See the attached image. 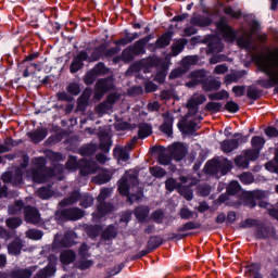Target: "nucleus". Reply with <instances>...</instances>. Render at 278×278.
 <instances>
[{
    "mask_svg": "<svg viewBox=\"0 0 278 278\" xmlns=\"http://www.w3.org/2000/svg\"><path fill=\"white\" fill-rule=\"evenodd\" d=\"M173 58H177L173 54V52L166 54L164 59L157 55L148 56L146 59L136 61L127 68V71H142V68L146 71H149V68H161V71H168L170 66V60H173Z\"/></svg>",
    "mask_w": 278,
    "mask_h": 278,
    "instance_id": "f257e3e1",
    "label": "nucleus"
},
{
    "mask_svg": "<svg viewBox=\"0 0 278 278\" xmlns=\"http://www.w3.org/2000/svg\"><path fill=\"white\" fill-rule=\"evenodd\" d=\"M192 81L186 84L187 88H194L197 84H202L206 91L218 90L220 88V80L208 78L205 71H195L191 74Z\"/></svg>",
    "mask_w": 278,
    "mask_h": 278,
    "instance_id": "f03ea898",
    "label": "nucleus"
},
{
    "mask_svg": "<svg viewBox=\"0 0 278 278\" xmlns=\"http://www.w3.org/2000/svg\"><path fill=\"white\" fill-rule=\"evenodd\" d=\"M80 166V175L83 177H88V175H94L99 169V165L94 161L81 160L80 163L77 162V157L70 156L66 162L67 170H77Z\"/></svg>",
    "mask_w": 278,
    "mask_h": 278,
    "instance_id": "7ed1b4c3",
    "label": "nucleus"
},
{
    "mask_svg": "<svg viewBox=\"0 0 278 278\" xmlns=\"http://www.w3.org/2000/svg\"><path fill=\"white\" fill-rule=\"evenodd\" d=\"M33 168L26 172L28 179L35 181V184H45L47 181V175H49V169H47V161L45 157H37L33 161Z\"/></svg>",
    "mask_w": 278,
    "mask_h": 278,
    "instance_id": "20e7f679",
    "label": "nucleus"
},
{
    "mask_svg": "<svg viewBox=\"0 0 278 278\" xmlns=\"http://www.w3.org/2000/svg\"><path fill=\"white\" fill-rule=\"evenodd\" d=\"M205 170L208 175H214L216 179H220L223 175H227L231 170V162L227 159H222L219 161H210L205 165Z\"/></svg>",
    "mask_w": 278,
    "mask_h": 278,
    "instance_id": "39448f33",
    "label": "nucleus"
},
{
    "mask_svg": "<svg viewBox=\"0 0 278 278\" xmlns=\"http://www.w3.org/2000/svg\"><path fill=\"white\" fill-rule=\"evenodd\" d=\"M108 47H110V43L108 41L96 47L90 55L91 62H99V60H108L121 53V48L115 46L109 49Z\"/></svg>",
    "mask_w": 278,
    "mask_h": 278,
    "instance_id": "423d86ee",
    "label": "nucleus"
},
{
    "mask_svg": "<svg viewBox=\"0 0 278 278\" xmlns=\"http://www.w3.org/2000/svg\"><path fill=\"white\" fill-rule=\"evenodd\" d=\"M112 190L110 189H102L99 197H98V210L96 213L92 214L93 218L96 220H99L100 218H103L106 214H110L114 210V206L110 203H105V199L110 197V193Z\"/></svg>",
    "mask_w": 278,
    "mask_h": 278,
    "instance_id": "0eeeda50",
    "label": "nucleus"
},
{
    "mask_svg": "<svg viewBox=\"0 0 278 278\" xmlns=\"http://www.w3.org/2000/svg\"><path fill=\"white\" fill-rule=\"evenodd\" d=\"M147 53V46L143 40L139 39L132 45L124 49V58L128 62H134L136 58L144 55Z\"/></svg>",
    "mask_w": 278,
    "mask_h": 278,
    "instance_id": "6e6552de",
    "label": "nucleus"
},
{
    "mask_svg": "<svg viewBox=\"0 0 278 278\" xmlns=\"http://www.w3.org/2000/svg\"><path fill=\"white\" fill-rule=\"evenodd\" d=\"M217 30L228 42H236L238 40V31L233 27L229 26L227 17L222 16L218 22L215 23Z\"/></svg>",
    "mask_w": 278,
    "mask_h": 278,
    "instance_id": "1a4fd4ad",
    "label": "nucleus"
},
{
    "mask_svg": "<svg viewBox=\"0 0 278 278\" xmlns=\"http://www.w3.org/2000/svg\"><path fill=\"white\" fill-rule=\"evenodd\" d=\"M29 164V159H24V163L21 164L20 168H16L14 172H7L2 175V181L4 184H12L13 186H21L23 184V168H27Z\"/></svg>",
    "mask_w": 278,
    "mask_h": 278,
    "instance_id": "9d476101",
    "label": "nucleus"
},
{
    "mask_svg": "<svg viewBox=\"0 0 278 278\" xmlns=\"http://www.w3.org/2000/svg\"><path fill=\"white\" fill-rule=\"evenodd\" d=\"M21 64L25 67L24 71H27L28 68L40 71L42 68V58H40V52L28 53Z\"/></svg>",
    "mask_w": 278,
    "mask_h": 278,
    "instance_id": "9b49d317",
    "label": "nucleus"
},
{
    "mask_svg": "<svg viewBox=\"0 0 278 278\" xmlns=\"http://www.w3.org/2000/svg\"><path fill=\"white\" fill-rule=\"evenodd\" d=\"M233 138L238 139H230V140H224L220 143V149L224 153H231V151H236L242 142H247L248 138L240 136V134H235Z\"/></svg>",
    "mask_w": 278,
    "mask_h": 278,
    "instance_id": "f8f14e48",
    "label": "nucleus"
},
{
    "mask_svg": "<svg viewBox=\"0 0 278 278\" xmlns=\"http://www.w3.org/2000/svg\"><path fill=\"white\" fill-rule=\"evenodd\" d=\"M207 101L205 94H193L187 102V108L189 110L188 116H194L199 112V105H203Z\"/></svg>",
    "mask_w": 278,
    "mask_h": 278,
    "instance_id": "ddd939ff",
    "label": "nucleus"
},
{
    "mask_svg": "<svg viewBox=\"0 0 278 278\" xmlns=\"http://www.w3.org/2000/svg\"><path fill=\"white\" fill-rule=\"evenodd\" d=\"M131 186H138V176L126 174L125 177L119 180L118 190L124 197H127Z\"/></svg>",
    "mask_w": 278,
    "mask_h": 278,
    "instance_id": "4468645a",
    "label": "nucleus"
},
{
    "mask_svg": "<svg viewBox=\"0 0 278 278\" xmlns=\"http://www.w3.org/2000/svg\"><path fill=\"white\" fill-rule=\"evenodd\" d=\"M62 220H79L84 218V211L79 207L65 208L60 212Z\"/></svg>",
    "mask_w": 278,
    "mask_h": 278,
    "instance_id": "2eb2a0df",
    "label": "nucleus"
},
{
    "mask_svg": "<svg viewBox=\"0 0 278 278\" xmlns=\"http://www.w3.org/2000/svg\"><path fill=\"white\" fill-rule=\"evenodd\" d=\"M89 58L88 51H79L78 55L73 59L70 65V71H81V68H84V62H88Z\"/></svg>",
    "mask_w": 278,
    "mask_h": 278,
    "instance_id": "dca6fc26",
    "label": "nucleus"
},
{
    "mask_svg": "<svg viewBox=\"0 0 278 278\" xmlns=\"http://www.w3.org/2000/svg\"><path fill=\"white\" fill-rule=\"evenodd\" d=\"M268 79H258L256 84L262 86V88H273V86L278 85V71H268L266 72Z\"/></svg>",
    "mask_w": 278,
    "mask_h": 278,
    "instance_id": "f3484780",
    "label": "nucleus"
},
{
    "mask_svg": "<svg viewBox=\"0 0 278 278\" xmlns=\"http://www.w3.org/2000/svg\"><path fill=\"white\" fill-rule=\"evenodd\" d=\"M24 219L31 225H38V223H40V213L36 207L27 205L24 207Z\"/></svg>",
    "mask_w": 278,
    "mask_h": 278,
    "instance_id": "a211bd4d",
    "label": "nucleus"
},
{
    "mask_svg": "<svg viewBox=\"0 0 278 278\" xmlns=\"http://www.w3.org/2000/svg\"><path fill=\"white\" fill-rule=\"evenodd\" d=\"M169 153L174 160L177 162H181L184 157H186V153H188V149L184 147V143H174L169 147Z\"/></svg>",
    "mask_w": 278,
    "mask_h": 278,
    "instance_id": "6ab92c4d",
    "label": "nucleus"
},
{
    "mask_svg": "<svg viewBox=\"0 0 278 278\" xmlns=\"http://www.w3.org/2000/svg\"><path fill=\"white\" fill-rule=\"evenodd\" d=\"M237 46L239 49H244L248 53H251L255 47H253V34H249L248 36H240L237 38Z\"/></svg>",
    "mask_w": 278,
    "mask_h": 278,
    "instance_id": "aec40b11",
    "label": "nucleus"
},
{
    "mask_svg": "<svg viewBox=\"0 0 278 278\" xmlns=\"http://www.w3.org/2000/svg\"><path fill=\"white\" fill-rule=\"evenodd\" d=\"M36 266H30L28 268H16L10 274L11 278H31V275L36 273Z\"/></svg>",
    "mask_w": 278,
    "mask_h": 278,
    "instance_id": "412c9836",
    "label": "nucleus"
},
{
    "mask_svg": "<svg viewBox=\"0 0 278 278\" xmlns=\"http://www.w3.org/2000/svg\"><path fill=\"white\" fill-rule=\"evenodd\" d=\"M173 36H175V31H165L156 39V48L166 49V47H169L170 42H173Z\"/></svg>",
    "mask_w": 278,
    "mask_h": 278,
    "instance_id": "4be33fe9",
    "label": "nucleus"
},
{
    "mask_svg": "<svg viewBox=\"0 0 278 278\" xmlns=\"http://www.w3.org/2000/svg\"><path fill=\"white\" fill-rule=\"evenodd\" d=\"M223 40L218 37H212L207 43L206 53H220L223 52Z\"/></svg>",
    "mask_w": 278,
    "mask_h": 278,
    "instance_id": "5701e85b",
    "label": "nucleus"
},
{
    "mask_svg": "<svg viewBox=\"0 0 278 278\" xmlns=\"http://www.w3.org/2000/svg\"><path fill=\"white\" fill-rule=\"evenodd\" d=\"M266 197H268V192L262 190H254L248 194L245 205H248V207H255V199H266Z\"/></svg>",
    "mask_w": 278,
    "mask_h": 278,
    "instance_id": "b1692460",
    "label": "nucleus"
},
{
    "mask_svg": "<svg viewBox=\"0 0 278 278\" xmlns=\"http://www.w3.org/2000/svg\"><path fill=\"white\" fill-rule=\"evenodd\" d=\"M187 45H188V39L186 38L174 40V42L170 46L172 55H175L177 58V55H179V53H181L186 49Z\"/></svg>",
    "mask_w": 278,
    "mask_h": 278,
    "instance_id": "393cba45",
    "label": "nucleus"
},
{
    "mask_svg": "<svg viewBox=\"0 0 278 278\" xmlns=\"http://www.w3.org/2000/svg\"><path fill=\"white\" fill-rule=\"evenodd\" d=\"M47 128H37L35 131L28 132L27 136L30 138L35 144H38V142H42L47 138Z\"/></svg>",
    "mask_w": 278,
    "mask_h": 278,
    "instance_id": "a878e982",
    "label": "nucleus"
},
{
    "mask_svg": "<svg viewBox=\"0 0 278 278\" xmlns=\"http://www.w3.org/2000/svg\"><path fill=\"white\" fill-rule=\"evenodd\" d=\"M252 62H254L255 65H257V71H273L268 68H264V64H266V61L268 60V56L264 53L253 54L251 56ZM278 71V68H276Z\"/></svg>",
    "mask_w": 278,
    "mask_h": 278,
    "instance_id": "bb28decb",
    "label": "nucleus"
},
{
    "mask_svg": "<svg viewBox=\"0 0 278 278\" xmlns=\"http://www.w3.org/2000/svg\"><path fill=\"white\" fill-rule=\"evenodd\" d=\"M121 35L124 37L113 41V43L115 45V47H117V49H121V47H127V45H131V41H129V38H131V33L129 31V29L125 28L121 33Z\"/></svg>",
    "mask_w": 278,
    "mask_h": 278,
    "instance_id": "cd10ccee",
    "label": "nucleus"
},
{
    "mask_svg": "<svg viewBox=\"0 0 278 278\" xmlns=\"http://www.w3.org/2000/svg\"><path fill=\"white\" fill-rule=\"evenodd\" d=\"M164 118V123L161 126V129L163 131V134H166V136H172L173 135V117L168 114L165 113L163 115Z\"/></svg>",
    "mask_w": 278,
    "mask_h": 278,
    "instance_id": "c85d7f7f",
    "label": "nucleus"
},
{
    "mask_svg": "<svg viewBox=\"0 0 278 278\" xmlns=\"http://www.w3.org/2000/svg\"><path fill=\"white\" fill-rule=\"evenodd\" d=\"M180 64L185 71H189L190 66H197L199 64V55H187L182 58Z\"/></svg>",
    "mask_w": 278,
    "mask_h": 278,
    "instance_id": "c756f323",
    "label": "nucleus"
},
{
    "mask_svg": "<svg viewBox=\"0 0 278 278\" xmlns=\"http://www.w3.org/2000/svg\"><path fill=\"white\" fill-rule=\"evenodd\" d=\"M212 23V17L207 16H195L191 18V25H195V27H210Z\"/></svg>",
    "mask_w": 278,
    "mask_h": 278,
    "instance_id": "7c9ffc66",
    "label": "nucleus"
},
{
    "mask_svg": "<svg viewBox=\"0 0 278 278\" xmlns=\"http://www.w3.org/2000/svg\"><path fill=\"white\" fill-rule=\"evenodd\" d=\"M271 232H273V228L268 226H264L262 222L258 224L255 230L256 238H260V239L268 238V236H270Z\"/></svg>",
    "mask_w": 278,
    "mask_h": 278,
    "instance_id": "2f4dec72",
    "label": "nucleus"
},
{
    "mask_svg": "<svg viewBox=\"0 0 278 278\" xmlns=\"http://www.w3.org/2000/svg\"><path fill=\"white\" fill-rule=\"evenodd\" d=\"M81 194L79 191H74L68 198H65L63 201L59 203L61 207H66V205H73L79 201Z\"/></svg>",
    "mask_w": 278,
    "mask_h": 278,
    "instance_id": "473e14b6",
    "label": "nucleus"
},
{
    "mask_svg": "<svg viewBox=\"0 0 278 278\" xmlns=\"http://www.w3.org/2000/svg\"><path fill=\"white\" fill-rule=\"evenodd\" d=\"M75 257L76 254L73 250H65L60 255L62 264H73Z\"/></svg>",
    "mask_w": 278,
    "mask_h": 278,
    "instance_id": "72a5a7b5",
    "label": "nucleus"
},
{
    "mask_svg": "<svg viewBox=\"0 0 278 278\" xmlns=\"http://www.w3.org/2000/svg\"><path fill=\"white\" fill-rule=\"evenodd\" d=\"M96 87L102 92H110L114 88V83L111 79H100L97 81Z\"/></svg>",
    "mask_w": 278,
    "mask_h": 278,
    "instance_id": "f704fd0d",
    "label": "nucleus"
},
{
    "mask_svg": "<svg viewBox=\"0 0 278 278\" xmlns=\"http://www.w3.org/2000/svg\"><path fill=\"white\" fill-rule=\"evenodd\" d=\"M129 151H131V149H127V146H125V148L118 147L114 149V155H116L118 160L127 162V160H129Z\"/></svg>",
    "mask_w": 278,
    "mask_h": 278,
    "instance_id": "c9c22d12",
    "label": "nucleus"
},
{
    "mask_svg": "<svg viewBox=\"0 0 278 278\" xmlns=\"http://www.w3.org/2000/svg\"><path fill=\"white\" fill-rule=\"evenodd\" d=\"M162 244V239L159 237H151L148 241V250L142 252V255H147L148 253H151V251H154V249H157Z\"/></svg>",
    "mask_w": 278,
    "mask_h": 278,
    "instance_id": "e433bc0d",
    "label": "nucleus"
},
{
    "mask_svg": "<svg viewBox=\"0 0 278 278\" xmlns=\"http://www.w3.org/2000/svg\"><path fill=\"white\" fill-rule=\"evenodd\" d=\"M25 211V204L21 200H16L13 205L9 206V214L16 216V214H21V211Z\"/></svg>",
    "mask_w": 278,
    "mask_h": 278,
    "instance_id": "4c0bfd02",
    "label": "nucleus"
},
{
    "mask_svg": "<svg viewBox=\"0 0 278 278\" xmlns=\"http://www.w3.org/2000/svg\"><path fill=\"white\" fill-rule=\"evenodd\" d=\"M112 177L110 176V172L103 170L101 174L93 178V181L94 184L102 186V184H108V181H110Z\"/></svg>",
    "mask_w": 278,
    "mask_h": 278,
    "instance_id": "58836bf2",
    "label": "nucleus"
},
{
    "mask_svg": "<svg viewBox=\"0 0 278 278\" xmlns=\"http://www.w3.org/2000/svg\"><path fill=\"white\" fill-rule=\"evenodd\" d=\"M22 249L23 244L21 243V241H13L8 247V251L11 255H20Z\"/></svg>",
    "mask_w": 278,
    "mask_h": 278,
    "instance_id": "ea45409f",
    "label": "nucleus"
},
{
    "mask_svg": "<svg viewBox=\"0 0 278 278\" xmlns=\"http://www.w3.org/2000/svg\"><path fill=\"white\" fill-rule=\"evenodd\" d=\"M251 144L254 150L260 152L262 151V149H264V144H266V140H264L263 137L256 136L252 138Z\"/></svg>",
    "mask_w": 278,
    "mask_h": 278,
    "instance_id": "a19ab883",
    "label": "nucleus"
},
{
    "mask_svg": "<svg viewBox=\"0 0 278 278\" xmlns=\"http://www.w3.org/2000/svg\"><path fill=\"white\" fill-rule=\"evenodd\" d=\"M179 216H180V218H182V220H190V219L194 218V216L197 218V216H199V215L197 213L190 211V208H188V207H182L179 211Z\"/></svg>",
    "mask_w": 278,
    "mask_h": 278,
    "instance_id": "79ce46f5",
    "label": "nucleus"
},
{
    "mask_svg": "<svg viewBox=\"0 0 278 278\" xmlns=\"http://www.w3.org/2000/svg\"><path fill=\"white\" fill-rule=\"evenodd\" d=\"M139 138H149V135L152 134L151 125L149 124H140L139 125Z\"/></svg>",
    "mask_w": 278,
    "mask_h": 278,
    "instance_id": "37998d69",
    "label": "nucleus"
},
{
    "mask_svg": "<svg viewBox=\"0 0 278 278\" xmlns=\"http://www.w3.org/2000/svg\"><path fill=\"white\" fill-rule=\"evenodd\" d=\"M192 229H201V224L197 222H187L178 228V231H191Z\"/></svg>",
    "mask_w": 278,
    "mask_h": 278,
    "instance_id": "c03bdc74",
    "label": "nucleus"
},
{
    "mask_svg": "<svg viewBox=\"0 0 278 278\" xmlns=\"http://www.w3.org/2000/svg\"><path fill=\"white\" fill-rule=\"evenodd\" d=\"M211 101H223V99H229V92L222 90L219 92L208 94Z\"/></svg>",
    "mask_w": 278,
    "mask_h": 278,
    "instance_id": "a18cd8bd",
    "label": "nucleus"
},
{
    "mask_svg": "<svg viewBox=\"0 0 278 278\" xmlns=\"http://www.w3.org/2000/svg\"><path fill=\"white\" fill-rule=\"evenodd\" d=\"M135 215L138 220H144L149 216V208L147 206H139L136 208Z\"/></svg>",
    "mask_w": 278,
    "mask_h": 278,
    "instance_id": "49530a36",
    "label": "nucleus"
},
{
    "mask_svg": "<svg viewBox=\"0 0 278 278\" xmlns=\"http://www.w3.org/2000/svg\"><path fill=\"white\" fill-rule=\"evenodd\" d=\"M166 190L173 192V190H181V184L177 182L174 178H169L165 181Z\"/></svg>",
    "mask_w": 278,
    "mask_h": 278,
    "instance_id": "de8ad7c7",
    "label": "nucleus"
},
{
    "mask_svg": "<svg viewBox=\"0 0 278 278\" xmlns=\"http://www.w3.org/2000/svg\"><path fill=\"white\" fill-rule=\"evenodd\" d=\"M37 195L39 197V199H51V197H53V191H51V189L47 187H41L37 191Z\"/></svg>",
    "mask_w": 278,
    "mask_h": 278,
    "instance_id": "09e8293b",
    "label": "nucleus"
},
{
    "mask_svg": "<svg viewBox=\"0 0 278 278\" xmlns=\"http://www.w3.org/2000/svg\"><path fill=\"white\" fill-rule=\"evenodd\" d=\"M244 75H247V72H237L233 74H228L226 76V81H233L235 84L240 81V79H242V77H244Z\"/></svg>",
    "mask_w": 278,
    "mask_h": 278,
    "instance_id": "8fccbe9b",
    "label": "nucleus"
},
{
    "mask_svg": "<svg viewBox=\"0 0 278 278\" xmlns=\"http://www.w3.org/2000/svg\"><path fill=\"white\" fill-rule=\"evenodd\" d=\"M102 238L104 240H112L113 238H116V228H114L113 226L108 227L103 233H102Z\"/></svg>",
    "mask_w": 278,
    "mask_h": 278,
    "instance_id": "3c124183",
    "label": "nucleus"
},
{
    "mask_svg": "<svg viewBox=\"0 0 278 278\" xmlns=\"http://www.w3.org/2000/svg\"><path fill=\"white\" fill-rule=\"evenodd\" d=\"M21 223H23V220L18 217H11L7 219V227H9V229H16L18 227H21Z\"/></svg>",
    "mask_w": 278,
    "mask_h": 278,
    "instance_id": "603ef678",
    "label": "nucleus"
},
{
    "mask_svg": "<svg viewBox=\"0 0 278 278\" xmlns=\"http://www.w3.org/2000/svg\"><path fill=\"white\" fill-rule=\"evenodd\" d=\"M110 110H112V106L106 102H102L96 106V112L100 116H103V114H105L106 112H110Z\"/></svg>",
    "mask_w": 278,
    "mask_h": 278,
    "instance_id": "864d4df0",
    "label": "nucleus"
},
{
    "mask_svg": "<svg viewBox=\"0 0 278 278\" xmlns=\"http://www.w3.org/2000/svg\"><path fill=\"white\" fill-rule=\"evenodd\" d=\"M205 108H206L207 112H213L214 114H216V112H220V110H223V103L208 102Z\"/></svg>",
    "mask_w": 278,
    "mask_h": 278,
    "instance_id": "5fc2aeb1",
    "label": "nucleus"
},
{
    "mask_svg": "<svg viewBox=\"0 0 278 278\" xmlns=\"http://www.w3.org/2000/svg\"><path fill=\"white\" fill-rule=\"evenodd\" d=\"M245 155V160H248V162H255V160H257V157H260V151L258 150H247L244 152Z\"/></svg>",
    "mask_w": 278,
    "mask_h": 278,
    "instance_id": "6e6d98bb",
    "label": "nucleus"
},
{
    "mask_svg": "<svg viewBox=\"0 0 278 278\" xmlns=\"http://www.w3.org/2000/svg\"><path fill=\"white\" fill-rule=\"evenodd\" d=\"M224 13L227 14V16H231V18H242V11H235L231 7H226Z\"/></svg>",
    "mask_w": 278,
    "mask_h": 278,
    "instance_id": "4d7b16f0",
    "label": "nucleus"
},
{
    "mask_svg": "<svg viewBox=\"0 0 278 278\" xmlns=\"http://www.w3.org/2000/svg\"><path fill=\"white\" fill-rule=\"evenodd\" d=\"M247 96H248V99L257 101V99H260V90H257V88H255L253 86H250V87H248Z\"/></svg>",
    "mask_w": 278,
    "mask_h": 278,
    "instance_id": "13d9d810",
    "label": "nucleus"
},
{
    "mask_svg": "<svg viewBox=\"0 0 278 278\" xmlns=\"http://www.w3.org/2000/svg\"><path fill=\"white\" fill-rule=\"evenodd\" d=\"M236 166H239V168H249V161L247 156L239 155L235 159Z\"/></svg>",
    "mask_w": 278,
    "mask_h": 278,
    "instance_id": "bf43d9fd",
    "label": "nucleus"
},
{
    "mask_svg": "<svg viewBox=\"0 0 278 278\" xmlns=\"http://www.w3.org/2000/svg\"><path fill=\"white\" fill-rule=\"evenodd\" d=\"M73 244H75L73 241V233H65L63 240L60 241V245L64 248L72 247Z\"/></svg>",
    "mask_w": 278,
    "mask_h": 278,
    "instance_id": "052dcab7",
    "label": "nucleus"
},
{
    "mask_svg": "<svg viewBox=\"0 0 278 278\" xmlns=\"http://www.w3.org/2000/svg\"><path fill=\"white\" fill-rule=\"evenodd\" d=\"M27 238H30V240H41L42 239V231L36 230V229H29L26 232Z\"/></svg>",
    "mask_w": 278,
    "mask_h": 278,
    "instance_id": "680f3d73",
    "label": "nucleus"
},
{
    "mask_svg": "<svg viewBox=\"0 0 278 278\" xmlns=\"http://www.w3.org/2000/svg\"><path fill=\"white\" fill-rule=\"evenodd\" d=\"M228 194H237L240 192V184L236 180H232L227 187Z\"/></svg>",
    "mask_w": 278,
    "mask_h": 278,
    "instance_id": "e2e57ef3",
    "label": "nucleus"
},
{
    "mask_svg": "<svg viewBox=\"0 0 278 278\" xmlns=\"http://www.w3.org/2000/svg\"><path fill=\"white\" fill-rule=\"evenodd\" d=\"M90 94H92V91L85 90L83 94L78 99V105H88V101L90 99Z\"/></svg>",
    "mask_w": 278,
    "mask_h": 278,
    "instance_id": "0e129e2a",
    "label": "nucleus"
},
{
    "mask_svg": "<svg viewBox=\"0 0 278 278\" xmlns=\"http://www.w3.org/2000/svg\"><path fill=\"white\" fill-rule=\"evenodd\" d=\"M92 264V261L86 260V257H81V260L78 262L77 268H79V270H88Z\"/></svg>",
    "mask_w": 278,
    "mask_h": 278,
    "instance_id": "69168bd1",
    "label": "nucleus"
},
{
    "mask_svg": "<svg viewBox=\"0 0 278 278\" xmlns=\"http://www.w3.org/2000/svg\"><path fill=\"white\" fill-rule=\"evenodd\" d=\"M239 179L241 184H244L245 186H249L250 184H253V175L250 173H243L239 176Z\"/></svg>",
    "mask_w": 278,
    "mask_h": 278,
    "instance_id": "338daca9",
    "label": "nucleus"
},
{
    "mask_svg": "<svg viewBox=\"0 0 278 278\" xmlns=\"http://www.w3.org/2000/svg\"><path fill=\"white\" fill-rule=\"evenodd\" d=\"M150 173L152 177H159L162 178L166 175V170L162 167H151Z\"/></svg>",
    "mask_w": 278,
    "mask_h": 278,
    "instance_id": "774afa93",
    "label": "nucleus"
}]
</instances>
